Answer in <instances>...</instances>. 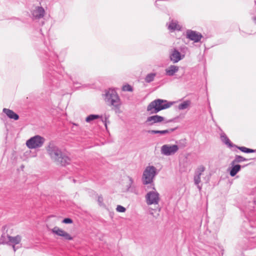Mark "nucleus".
Here are the masks:
<instances>
[{"instance_id": "obj_31", "label": "nucleus", "mask_w": 256, "mask_h": 256, "mask_svg": "<svg viewBox=\"0 0 256 256\" xmlns=\"http://www.w3.org/2000/svg\"><path fill=\"white\" fill-rule=\"evenodd\" d=\"M105 126H106V128L107 127V125H106V123H105Z\"/></svg>"}, {"instance_id": "obj_6", "label": "nucleus", "mask_w": 256, "mask_h": 256, "mask_svg": "<svg viewBox=\"0 0 256 256\" xmlns=\"http://www.w3.org/2000/svg\"><path fill=\"white\" fill-rule=\"evenodd\" d=\"M44 138L40 136H36L28 140L26 145L29 148H36L42 146Z\"/></svg>"}, {"instance_id": "obj_8", "label": "nucleus", "mask_w": 256, "mask_h": 256, "mask_svg": "<svg viewBox=\"0 0 256 256\" xmlns=\"http://www.w3.org/2000/svg\"><path fill=\"white\" fill-rule=\"evenodd\" d=\"M146 198L148 204H157L159 201L158 194L154 192H150L147 194Z\"/></svg>"}, {"instance_id": "obj_15", "label": "nucleus", "mask_w": 256, "mask_h": 256, "mask_svg": "<svg viewBox=\"0 0 256 256\" xmlns=\"http://www.w3.org/2000/svg\"><path fill=\"white\" fill-rule=\"evenodd\" d=\"M168 28L172 30H180V26L176 22H172L169 26Z\"/></svg>"}, {"instance_id": "obj_1", "label": "nucleus", "mask_w": 256, "mask_h": 256, "mask_svg": "<svg viewBox=\"0 0 256 256\" xmlns=\"http://www.w3.org/2000/svg\"><path fill=\"white\" fill-rule=\"evenodd\" d=\"M46 151L52 160L56 164L65 166L70 164V158L54 144L50 143L46 147Z\"/></svg>"}, {"instance_id": "obj_3", "label": "nucleus", "mask_w": 256, "mask_h": 256, "mask_svg": "<svg viewBox=\"0 0 256 256\" xmlns=\"http://www.w3.org/2000/svg\"><path fill=\"white\" fill-rule=\"evenodd\" d=\"M166 100L158 99L151 102L147 107V110L151 114L157 113L161 110L167 108L170 105L166 104Z\"/></svg>"}, {"instance_id": "obj_5", "label": "nucleus", "mask_w": 256, "mask_h": 256, "mask_svg": "<svg viewBox=\"0 0 256 256\" xmlns=\"http://www.w3.org/2000/svg\"><path fill=\"white\" fill-rule=\"evenodd\" d=\"M156 174V168L154 166H147L144 170L142 175V182L144 184H146L152 183Z\"/></svg>"}, {"instance_id": "obj_30", "label": "nucleus", "mask_w": 256, "mask_h": 256, "mask_svg": "<svg viewBox=\"0 0 256 256\" xmlns=\"http://www.w3.org/2000/svg\"><path fill=\"white\" fill-rule=\"evenodd\" d=\"M13 248H14V250L16 251L15 246H13Z\"/></svg>"}, {"instance_id": "obj_16", "label": "nucleus", "mask_w": 256, "mask_h": 256, "mask_svg": "<svg viewBox=\"0 0 256 256\" xmlns=\"http://www.w3.org/2000/svg\"><path fill=\"white\" fill-rule=\"evenodd\" d=\"M240 166L239 164H236L232 168L230 172V175L232 176H234L237 172L240 171Z\"/></svg>"}, {"instance_id": "obj_18", "label": "nucleus", "mask_w": 256, "mask_h": 256, "mask_svg": "<svg viewBox=\"0 0 256 256\" xmlns=\"http://www.w3.org/2000/svg\"><path fill=\"white\" fill-rule=\"evenodd\" d=\"M100 118V116L97 114H90L86 118V121L87 122H90L92 120H94L99 118Z\"/></svg>"}, {"instance_id": "obj_20", "label": "nucleus", "mask_w": 256, "mask_h": 256, "mask_svg": "<svg viewBox=\"0 0 256 256\" xmlns=\"http://www.w3.org/2000/svg\"><path fill=\"white\" fill-rule=\"evenodd\" d=\"M9 241L15 244H18L20 242V238L19 236L15 237H9Z\"/></svg>"}, {"instance_id": "obj_28", "label": "nucleus", "mask_w": 256, "mask_h": 256, "mask_svg": "<svg viewBox=\"0 0 256 256\" xmlns=\"http://www.w3.org/2000/svg\"><path fill=\"white\" fill-rule=\"evenodd\" d=\"M222 138L224 142H225L226 144H230V140L228 138H227L226 136H222Z\"/></svg>"}, {"instance_id": "obj_14", "label": "nucleus", "mask_w": 256, "mask_h": 256, "mask_svg": "<svg viewBox=\"0 0 256 256\" xmlns=\"http://www.w3.org/2000/svg\"><path fill=\"white\" fill-rule=\"evenodd\" d=\"M178 66H170L166 70V74L167 75L172 76H173L176 72L178 70Z\"/></svg>"}, {"instance_id": "obj_22", "label": "nucleus", "mask_w": 256, "mask_h": 256, "mask_svg": "<svg viewBox=\"0 0 256 256\" xmlns=\"http://www.w3.org/2000/svg\"><path fill=\"white\" fill-rule=\"evenodd\" d=\"M154 74H150L146 76L145 80L147 82H150L154 80Z\"/></svg>"}, {"instance_id": "obj_24", "label": "nucleus", "mask_w": 256, "mask_h": 256, "mask_svg": "<svg viewBox=\"0 0 256 256\" xmlns=\"http://www.w3.org/2000/svg\"><path fill=\"white\" fill-rule=\"evenodd\" d=\"M190 104V102H184L183 103L180 104L178 106V108L180 110H184L188 107Z\"/></svg>"}, {"instance_id": "obj_27", "label": "nucleus", "mask_w": 256, "mask_h": 256, "mask_svg": "<svg viewBox=\"0 0 256 256\" xmlns=\"http://www.w3.org/2000/svg\"><path fill=\"white\" fill-rule=\"evenodd\" d=\"M62 222L63 223H64V224H72V223L73 221L70 218H66L63 220Z\"/></svg>"}, {"instance_id": "obj_7", "label": "nucleus", "mask_w": 256, "mask_h": 256, "mask_svg": "<svg viewBox=\"0 0 256 256\" xmlns=\"http://www.w3.org/2000/svg\"><path fill=\"white\" fill-rule=\"evenodd\" d=\"M178 150V146L176 144H166L162 146V152L167 156L174 154Z\"/></svg>"}, {"instance_id": "obj_12", "label": "nucleus", "mask_w": 256, "mask_h": 256, "mask_svg": "<svg viewBox=\"0 0 256 256\" xmlns=\"http://www.w3.org/2000/svg\"><path fill=\"white\" fill-rule=\"evenodd\" d=\"M170 58L171 60L174 63L178 62L182 59L180 52L176 50H172Z\"/></svg>"}, {"instance_id": "obj_26", "label": "nucleus", "mask_w": 256, "mask_h": 256, "mask_svg": "<svg viewBox=\"0 0 256 256\" xmlns=\"http://www.w3.org/2000/svg\"><path fill=\"white\" fill-rule=\"evenodd\" d=\"M200 174H198L194 176V182L195 183L198 184L200 182Z\"/></svg>"}, {"instance_id": "obj_9", "label": "nucleus", "mask_w": 256, "mask_h": 256, "mask_svg": "<svg viewBox=\"0 0 256 256\" xmlns=\"http://www.w3.org/2000/svg\"><path fill=\"white\" fill-rule=\"evenodd\" d=\"M186 37L190 40L194 42H198L202 38V35L192 30H188L186 32Z\"/></svg>"}, {"instance_id": "obj_2", "label": "nucleus", "mask_w": 256, "mask_h": 256, "mask_svg": "<svg viewBox=\"0 0 256 256\" xmlns=\"http://www.w3.org/2000/svg\"><path fill=\"white\" fill-rule=\"evenodd\" d=\"M56 222V220L54 219L48 222V227L51 232L54 234L58 236H60L65 240H72V237L68 232L57 226H54Z\"/></svg>"}, {"instance_id": "obj_11", "label": "nucleus", "mask_w": 256, "mask_h": 256, "mask_svg": "<svg viewBox=\"0 0 256 256\" xmlns=\"http://www.w3.org/2000/svg\"><path fill=\"white\" fill-rule=\"evenodd\" d=\"M44 10L42 7H36L32 12V14L35 18H42L44 14Z\"/></svg>"}, {"instance_id": "obj_21", "label": "nucleus", "mask_w": 256, "mask_h": 256, "mask_svg": "<svg viewBox=\"0 0 256 256\" xmlns=\"http://www.w3.org/2000/svg\"><path fill=\"white\" fill-rule=\"evenodd\" d=\"M246 159L242 156H236L235 160L232 162V165H234L236 162H242L246 161Z\"/></svg>"}, {"instance_id": "obj_29", "label": "nucleus", "mask_w": 256, "mask_h": 256, "mask_svg": "<svg viewBox=\"0 0 256 256\" xmlns=\"http://www.w3.org/2000/svg\"><path fill=\"white\" fill-rule=\"evenodd\" d=\"M204 166H201L198 168V174H202V172H204Z\"/></svg>"}, {"instance_id": "obj_23", "label": "nucleus", "mask_w": 256, "mask_h": 256, "mask_svg": "<svg viewBox=\"0 0 256 256\" xmlns=\"http://www.w3.org/2000/svg\"><path fill=\"white\" fill-rule=\"evenodd\" d=\"M122 90L124 92H132L133 90V88L131 86L126 84L122 86Z\"/></svg>"}, {"instance_id": "obj_25", "label": "nucleus", "mask_w": 256, "mask_h": 256, "mask_svg": "<svg viewBox=\"0 0 256 256\" xmlns=\"http://www.w3.org/2000/svg\"><path fill=\"white\" fill-rule=\"evenodd\" d=\"M116 210L118 212H124L126 210V209L124 206L120 205H118L116 208Z\"/></svg>"}, {"instance_id": "obj_17", "label": "nucleus", "mask_w": 256, "mask_h": 256, "mask_svg": "<svg viewBox=\"0 0 256 256\" xmlns=\"http://www.w3.org/2000/svg\"><path fill=\"white\" fill-rule=\"evenodd\" d=\"M174 129H170L164 130H151L149 132L152 134H166L170 133V132H173Z\"/></svg>"}, {"instance_id": "obj_10", "label": "nucleus", "mask_w": 256, "mask_h": 256, "mask_svg": "<svg viewBox=\"0 0 256 256\" xmlns=\"http://www.w3.org/2000/svg\"><path fill=\"white\" fill-rule=\"evenodd\" d=\"M164 120V118L162 116L155 115L148 118L146 122L149 125H152L154 124L160 122Z\"/></svg>"}, {"instance_id": "obj_4", "label": "nucleus", "mask_w": 256, "mask_h": 256, "mask_svg": "<svg viewBox=\"0 0 256 256\" xmlns=\"http://www.w3.org/2000/svg\"><path fill=\"white\" fill-rule=\"evenodd\" d=\"M105 96V101L108 105L116 108L120 105V98L114 90L109 89L106 92Z\"/></svg>"}, {"instance_id": "obj_13", "label": "nucleus", "mask_w": 256, "mask_h": 256, "mask_svg": "<svg viewBox=\"0 0 256 256\" xmlns=\"http://www.w3.org/2000/svg\"><path fill=\"white\" fill-rule=\"evenodd\" d=\"M3 112L10 119L18 120L19 118L18 115L11 110L5 108H4Z\"/></svg>"}, {"instance_id": "obj_19", "label": "nucleus", "mask_w": 256, "mask_h": 256, "mask_svg": "<svg viewBox=\"0 0 256 256\" xmlns=\"http://www.w3.org/2000/svg\"><path fill=\"white\" fill-rule=\"evenodd\" d=\"M238 148L242 152H246V153H252V152H256V150H254L248 148H247L244 146H239Z\"/></svg>"}]
</instances>
